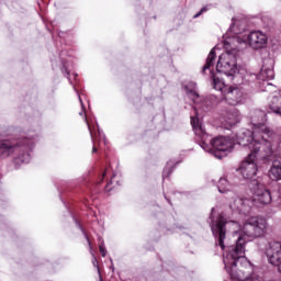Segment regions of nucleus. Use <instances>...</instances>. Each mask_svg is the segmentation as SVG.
Here are the masks:
<instances>
[{
    "instance_id": "obj_1",
    "label": "nucleus",
    "mask_w": 281,
    "mask_h": 281,
    "mask_svg": "<svg viewBox=\"0 0 281 281\" xmlns=\"http://www.w3.org/2000/svg\"><path fill=\"white\" fill-rule=\"evenodd\" d=\"M267 220L262 217L248 218L243 227L236 221H226L220 215L211 223V231L221 249L228 248L224 256V265L232 280L247 281L254 273V266L245 258V245L248 238H260L267 234ZM239 229V233H238Z\"/></svg>"
},
{
    "instance_id": "obj_2",
    "label": "nucleus",
    "mask_w": 281,
    "mask_h": 281,
    "mask_svg": "<svg viewBox=\"0 0 281 281\" xmlns=\"http://www.w3.org/2000/svg\"><path fill=\"white\" fill-rule=\"evenodd\" d=\"M191 125L193 126L194 134L199 137L200 146L206 153H211L217 159H222L223 155L221 153H229L234 148V142L229 137L217 136L212 138L196 116L191 117Z\"/></svg>"
},
{
    "instance_id": "obj_3",
    "label": "nucleus",
    "mask_w": 281,
    "mask_h": 281,
    "mask_svg": "<svg viewBox=\"0 0 281 281\" xmlns=\"http://www.w3.org/2000/svg\"><path fill=\"white\" fill-rule=\"evenodd\" d=\"M237 144L239 146H249L250 153H258L259 159H269L270 157H281V140L276 149L271 145L270 138L259 134V140H256L254 130H243L237 134Z\"/></svg>"
},
{
    "instance_id": "obj_4",
    "label": "nucleus",
    "mask_w": 281,
    "mask_h": 281,
    "mask_svg": "<svg viewBox=\"0 0 281 281\" xmlns=\"http://www.w3.org/2000/svg\"><path fill=\"white\" fill-rule=\"evenodd\" d=\"M34 148V139L22 137L18 139L0 140V159H8L13 153L16 157L13 160L15 168H20L23 164H30L32 156L30 153Z\"/></svg>"
},
{
    "instance_id": "obj_5",
    "label": "nucleus",
    "mask_w": 281,
    "mask_h": 281,
    "mask_svg": "<svg viewBox=\"0 0 281 281\" xmlns=\"http://www.w3.org/2000/svg\"><path fill=\"white\" fill-rule=\"evenodd\" d=\"M224 47L226 52L220 56L216 71L217 74H224L231 80H236L240 78L241 74L238 72V49L236 44L232 43V40L226 41Z\"/></svg>"
},
{
    "instance_id": "obj_6",
    "label": "nucleus",
    "mask_w": 281,
    "mask_h": 281,
    "mask_svg": "<svg viewBox=\"0 0 281 281\" xmlns=\"http://www.w3.org/2000/svg\"><path fill=\"white\" fill-rule=\"evenodd\" d=\"M265 122H267V113L265 111L256 110L252 112L251 123L256 142H260V134L266 136L267 139H276V132L266 126Z\"/></svg>"
},
{
    "instance_id": "obj_7",
    "label": "nucleus",
    "mask_w": 281,
    "mask_h": 281,
    "mask_svg": "<svg viewBox=\"0 0 281 281\" xmlns=\"http://www.w3.org/2000/svg\"><path fill=\"white\" fill-rule=\"evenodd\" d=\"M215 47L210 52L207 58H206V63L203 66L202 69V74H206V71H210V76L213 80V88L216 91H222V93H225V89H228L229 87H227L225 85V81L223 80V78H221V72L214 74V70L212 69V67H214V60H216V52H215Z\"/></svg>"
},
{
    "instance_id": "obj_8",
    "label": "nucleus",
    "mask_w": 281,
    "mask_h": 281,
    "mask_svg": "<svg viewBox=\"0 0 281 281\" xmlns=\"http://www.w3.org/2000/svg\"><path fill=\"white\" fill-rule=\"evenodd\" d=\"M267 34L262 33L261 31H254L246 38L234 37L232 38V44L236 45V43H248L252 49H262L267 45Z\"/></svg>"
},
{
    "instance_id": "obj_9",
    "label": "nucleus",
    "mask_w": 281,
    "mask_h": 281,
    "mask_svg": "<svg viewBox=\"0 0 281 281\" xmlns=\"http://www.w3.org/2000/svg\"><path fill=\"white\" fill-rule=\"evenodd\" d=\"M260 158L258 153H250L239 166V172L244 179H254L258 175L256 158Z\"/></svg>"
},
{
    "instance_id": "obj_10",
    "label": "nucleus",
    "mask_w": 281,
    "mask_h": 281,
    "mask_svg": "<svg viewBox=\"0 0 281 281\" xmlns=\"http://www.w3.org/2000/svg\"><path fill=\"white\" fill-rule=\"evenodd\" d=\"M224 99L231 106H236L245 100V91L238 86H229L224 90Z\"/></svg>"
},
{
    "instance_id": "obj_11",
    "label": "nucleus",
    "mask_w": 281,
    "mask_h": 281,
    "mask_svg": "<svg viewBox=\"0 0 281 281\" xmlns=\"http://www.w3.org/2000/svg\"><path fill=\"white\" fill-rule=\"evenodd\" d=\"M255 193L252 196V202L257 207H262V205H269L271 203V192L267 189H265V184H260L258 182H255Z\"/></svg>"
},
{
    "instance_id": "obj_12",
    "label": "nucleus",
    "mask_w": 281,
    "mask_h": 281,
    "mask_svg": "<svg viewBox=\"0 0 281 281\" xmlns=\"http://www.w3.org/2000/svg\"><path fill=\"white\" fill-rule=\"evenodd\" d=\"M266 256L268 258V262L276 267L281 262V241H271L266 249Z\"/></svg>"
},
{
    "instance_id": "obj_13",
    "label": "nucleus",
    "mask_w": 281,
    "mask_h": 281,
    "mask_svg": "<svg viewBox=\"0 0 281 281\" xmlns=\"http://www.w3.org/2000/svg\"><path fill=\"white\" fill-rule=\"evenodd\" d=\"M231 210L233 212H239V214H245L246 212H249L251 210V201L248 199H243V198H235L231 204H229Z\"/></svg>"
},
{
    "instance_id": "obj_14",
    "label": "nucleus",
    "mask_w": 281,
    "mask_h": 281,
    "mask_svg": "<svg viewBox=\"0 0 281 281\" xmlns=\"http://www.w3.org/2000/svg\"><path fill=\"white\" fill-rule=\"evenodd\" d=\"M224 126L226 128H232V126H236L240 122V112L236 109L229 110L224 116Z\"/></svg>"
},
{
    "instance_id": "obj_15",
    "label": "nucleus",
    "mask_w": 281,
    "mask_h": 281,
    "mask_svg": "<svg viewBox=\"0 0 281 281\" xmlns=\"http://www.w3.org/2000/svg\"><path fill=\"white\" fill-rule=\"evenodd\" d=\"M269 179L272 181H281V162L274 160L268 172Z\"/></svg>"
},
{
    "instance_id": "obj_16",
    "label": "nucleus",
    "mask_w": 281,
    "mask_h": 281,
    "mask_svg": "<svg viewBox=\"0 0 281 281\" xmlns=\"http://www.w3.org/2000/svg\"><path fill=\"white\" fill-rule=\"evenodd\" d=\"M217 190L221 194H227L232 190V184H229L227 179L221 178L217 183Z\"/></svg>"
},
{
    "instance_id": "obj_17",
    "label": "nucleus",
    "mask_w": 281,
    "mask_h": 281,
    "mask_svg": "<svg viewBox=\"0 0 281 281\" xmlns=\"http://www.w3.org/2000/svg\"><path fill=\"white\" fill-rule=\"evenodd\" d=\"M274 77L273 68H266L265 66L261 68L260 78L262 80H273Z\"/></svg>"
},
{
    "instance_id": "obj_18",
    "label": "nucleus",
    "mask_w": 281,
    "mask_h": 281,
    "mask_svg": "<svg viewBox=\"0 0 281 281\" xmlns=\"http://www.w3.org/2000/svg\"><path fill=\"white\" fill-rule=\"evenodd\" d=\"M186 91H187V95L193 101L196 102V100L199 99V92H196V90L190 89V86H186Z\"/></svg>"
},
{
    "instance_id": "obj_19",
    "label": "nucleus",
    "mask_w": 281,
    "mask_h": 281,
    "mask_svg": "<svg viewBox=\"0 0 281 281\" xmlns=\"http://www.w3.org/2000/svg\"><path fill=\"white\" fill-rule=\"evenodd\" d=\"M278 98H274L273 101H272V105H270V109L272 111V113H276L277 115H280L281 116V108L279 105H274L276 102H278Z\"/></svg>"
},
{
    "instance_id": "obj_20",
    "label": "nucleus",
    "mask_w": 281,
    "mask_h": 281,
    "mask_svg": "<svg viewBox=\"0 0 281 281\" xmlns=\"http://www.w3.org/2000/svg\"><path fill=\"white\" fill-rule=\"evenodd\" d=\"M247 281H265L262 277L251 272L250 277L246 279Z\"/></svg>"
},
{
    "instance_id": "obj_21",
    "label": "nucleus",
    "mask_w": 281,
    "mask_h": 281,
    "mask_svg": "<svg viewBox=\"0 0 281 281\" xmlns=\"http://www.w3.org/2000/svg\"><path fill=\"white\" fill-rule=\"evenodd\" d=\"M79 102L81 104V112H79V115L82 117L86 115V110H85V103L82 102V98L79 97Z\"/></svg>"
},
{
    "instance_id": "obj_22",
    "label": "nucleus",
    "mask_w": 281,
    "mask_h": 281,
    "mask_svg": "<svg viewBox=\"0 0 281 281\" xmlns=\"http://www.w3.org/2000/svg\"><path fill=\"white\" fill-rule=\"evenodd\" d=\"M170 172H172V170L170 168H165L164 172H162V177H170Z\"/></svg>"
},
{
    "instance_id": "obj_23",
    "label": "nucleus",
    "mask_w": 281,
    "mask_h": 281,
    "mask_svg": "<svg viewBox=\"0 0 281 281\" xmlns=\"http://www.w3.org/2000/svg\"><path fill=\"white\" fill-rule=\"evenodd\" d=\"M236 24H237V22L233 19V23L231 25V30H232V32H235V34H238V31L236 30Z\"/></svg>"
},
{
    "instance_id": "obj_24",
    "label": "nucleus",
    "mask_w": 281,
    "mask_h": 281,
    "mask_svg": "<svg viewBox=\"0 0 281 281\" xmlns=\"http://www.w3.org/2000/svg\"><path fill=\"white\" fill-rule=\"evenodd\" d=\"M99 249H100V254L104 258L106 256V248H104V246L100 245Z\"/></svg>"
},
{
    "instance_id": "obj_25",
    "label": "nucleus",
    "mask_w": 281,
    "mask_h": 281,
    "mask_svg": "<svg viewBox=\"0 0 281 281\" xmlns=\"http://www.w3.org/2000/svg\"><path fill=\"white\" fill-rule=\"evenodd\" d=\"M203 12H207V8H202L201 11L194 15V19H199V16H201V14H203Z\"/></svg>"
},
{
    "instance_id": "obj_26",
    "label": "nucleus",
    "mask_w": 281,
    "mask_h": 281,
    "mask_svg": "<svg viewBox=\"0 0 281 281\" xmlns=\"http://www.w3.org/2000/svg\"><path fill=\"white\" fill-rule=\"evenodd\" d=\"M85 121H86L87 124H88V128H89L90 136H91V138L93 139V130H91V126L89 125V122L87 121V116H85Z\"/></svg>"
},
{
    "instance_id": "obj_27",
    "label": "nucleus",
    "mask_w": 281,
    "mask_h": 281,
    "mask_svg": "<svg viewBox=\"0 0 281 281\" xmlns=\"http://www.w3.org/2000/svg\"><path fill=\"white\" fill-rule=\"evenodd\" d=\"M276 267H278V269H279V271L281 273V261H280V263H277Z\"/></svg>"
},
{
    "instance_id": "obj_28",
    "label": "nucleus",
    "mask_w": 281,
    "mask_h": 281,
    "mask_svg": "<svg viewBox=\"0 0 281 281\" xmlns=\"http://www.w3.org/2000/svg\"><path fill=\"white\" fill-rule=\"evenodd\" d=\"M97 263H98V260L94 258L93 261H92V265H93L94 267H97Z\"/></svg>"
},
{
    "instance_id": "obj_29",
    "label": "nucleus",
    "mask_w": 281,
    "mask_h": 281,
    "mask_svg": "<svg viewBox=\"0 0 281 281\" xmlns=\"http://www.w3.org/2000/svg\"><path fill=\"white\" fill-rule=\"evenodd\" d=\"M92 153H98V148H97V147H93V148H92Z\"/></svg>"
},
{
    "instance_id": "obj_30",
    "label": "nucleus",
    "mask_w": 281,
    "mask_h": 281,
    "mask_svg": "<svg viewBox=\"0 0 281 281\" xmlns=\"http://www.w3.org/2000/svg\"><path fill=\"white\" fill-rule=\"evenodd\" d=\"M98 133L100 135V137L102 136V131H100V128H98Z\"/></svg>"
},
{
    "instance_id": "obj_31",
    "label": "nucleus",
    "mask_w": 281,
    "mask_h": 281,
    "mask_svg": "<svg viewBox=\"0 0 281 281\" xmlns=\"http://www.w3.org/2000/svg\"><path fill=\"white\" fill-rule=\"evenodd\" d=\"M106 192H111V190L109 189V184L105 187Z\"/></svg>"
},
{
    "instance_id": "obj_32",
    "label": "nucleus",
    "mask_w": 281,
    "mask_h": 281,
    "mask_svg": "<svg viewBox=\"0 0 281 281\" xmlns=\"http://www.w3.org/2000/svg\"><path fill=\"white\" fill-rule=\"evenodd\" d=\"M104 177H106V171H105V172H103V175H102V179H104Z\"/></svg>"
},
{
    "instance_id": "obj_33",
    "label": "nucleus",
    "mask_w": 281,
    "mask_h": 281,
    "mask_svg": "<svg viewBox=\"0 0 281 281\" xmlns=\"http://www.w3.org/2000/svg\"><path fill=\"white\" fill-rule=\"evenodd\" d=\"M88 245H91V241H89V239H88Z\"/></svg>"
}]
</instances>
